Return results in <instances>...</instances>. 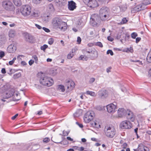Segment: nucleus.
<instances>
[{"mask_svg": "<svg viewBox=\"0 0 151 151\" xmlns=\"http://www.w3.org/2000/svg\"><path fill=\"white\" fill-rule=\"evenodd\" d=\"M39 81L41 84L47 86H50L54 83L52 78L45 76H41Z\"/></svg>", "mask_w": 151, "mask_h": 151, "instance_id": "1", "label": "nucleus"}, {"mask_svg": "<svg viewBox=\"0 0 151 151\" xmlns=\"http://www.w3.org/2000/svg\"><path fill=\"white\" fill-rule=\"evenodd\" d=\"M20 11L23 16H27L29 15L30 14L31 11V8L28 4L24 5L20 7Z\"/></svg>", "mask_w": 151, "mask_h": 151, "instance_id": "2", "label": "nucleus"}, {"mask_svg": "<svg viewBox=\"0 0 151 151\" xmlns=\"http://www.w3.org/2000/svg\"><path fill=\"white\" fill-rule=\"evenodd\" d=\"M2 6L5 9L9 11H14L15 7L12 3L9 1H4L2 2Z\"/></svg>", "mask_w": 151, "mask_h": 151, "instance_id": "3", "label": "nucleus"}, {"mask_svg": "<svg viewBox=\"0 0 151 151\" xmlns=\"http://www.w3.org/2000/svg\"><path fill=\"white\" fill-rule=\"evenodd\" d=\"M100 18L97 14H92L91 16L90 22L93 26L95 27L101 23Z\"/></svg>", "mask_w": 151, "mask_h": 151, "instance_id": "4", "label": "nucleus"}, {"mask_svg": "<svg viewBox=\"0 0 151 151\" xmlns=\"http://www.w3.org/2000/svg\"><path fill=\"white\" fill-rule=\"evenodd\" d=\"M100 18L97 14H92L91 16L90 22L93 26L95 27L101 23Z\"/></svg>", "mask_w": 151, "mask_h": 151, "instance_id": "5", "label": "nucleus"}, {"mask_svg": "<svg viewBox=\"0 0 151 151\" xmlns=\"http://www.w3.org/2000/svg\"><path fill=\"white\" fill-rule=\"evenodd\" d=\"M100 17L102 21H105L109 17L108 12L107 9L105 8H101L99 12Z\"/></svg>", "mask_w": 151, "mask_h": 151, "instance_id": "6", "label": "nucleus"}, {"mask_svg": "<svg viewBox=\"0 0 151 151\" xmlns=\"http://www.w3.org/2000/svg\"><path fill=\"white\" fill-rule=\"evenodd\" d=\"M94 116L95 114L93 111H89L85 114L84 120L86 123H89L93 119Z\"/></svg>", "mask_w": 151, "mask_h": 151, "instance_id": "7", "label": "nucleus"}, {"mask_svg": "<svg viewBox=\"0 0 151 151\" xmlns=\"http://www.w3.org/2000/svg\"><path fill=\"white\" fill-rule=\"evenodd\" d=\"M108 112L111 114H114L117 108V104L116 102H114L106 106Z\"/></svg>", "mask_w": 151, "mask_h": 151, "instance_id": "8", "label": "nucleus"}, {"mask_svg": "<svg viewBox=\"0 0 151 151\" xmlns=\"http://www.w3.org/2000/svg\"><path fill=\"white\" fill-rule=\"evenodd\" d=\"M105 132L106 136L112 138L115 134V130L113 127H106Z\"/></svg>", "mask_w": 151, "mask_h": 151, "instance_id": "9", "label": "nucleus"}, {"mask_svg": "<svg viewBox=\"0 0 151 151\" xmlns=\"http://www.w3.org/2000/svg\"><path fill=\"white\" fill-rule=\"evenodd\" d=\"M120 127L122 129H130L132 128V123L129 121L124 120L121 122L119 125Z\"/></svg>", "mask_w": 151, "mask_h": 151, "instance_id": "10", "label": "nucleus"}, {"mask_svg": "<svg viewBox=\"0 0 151 151\" xmlns=\"http://www.w3.org/2000/svg\"><path fill=\"white\" fill-rule=\"evenodd\" d=\"M85 3L91 8H95L99 6V4L96 0H83Z\"/></svg>", "mask_w": 151, "mask_h": 151, "instance_id": "11", "label": "nucleus"}, {"mask_svg": "<svg viewBox=\"0 0 151 151\" xmlns=\"http://www.w3.org/2000/svg\"><path fill=\"white\" fill-rule=\"evenodd\" d=\"M66 85L67 87L66 92H69L71 91L75 88V84L74 82L72 80H69L66 82Z\"/></svg>", "mask_w": 151, "mask_h": 151, "instance_id": "12", "label": "nucleus"}, {"mask_svg": "<svg viewBox=\"0 0 151 151\" xmlns=\"http://www.w3.org/2000/svg\"><path fill=\"white\" fill-rule=\"evenodd\" d=\"M62 20L60 18L55 17L54 18L52 21V24L53 26L58 28Z\"/></svg>", "mask_w": 151, "mask_h": 151, "instance_id": "13", "label": "nucleus"}, {"mask_svg": "<svg viewBox=\"0 0 151 151\" xmlns=\"http://www.w3.org/2000/svg\"><path fill=\"white\" fill-rule=\"evenodd\" d=\"M127 119L132 122H133L135 120V116L133 113L131 111L127 110L126 115Z\"/></svg>", "mask_w": 151, "mask_h": 151, "instance_id": "14", "label": "nucleus"}, {"mask_svg": "<svg viewBox=\"0 0 151 151\" xmlns=\"http://www.w3.org/2000/svg\"><path fill=\"white\" fill-rule=\"evenodd\" d=\"M118 117H122L127 114L126 111L123 108H119L117 110Z\"/></svg>", "mask_w": 151, "mask_h": 151, "instance_id": "15", "label": "nucleus"}, {"mask_svg": "<svg viewBox=\"0 0 151 151\" xmlns=\"http://www.w3.org/2000/svg\"><path fill=\"white\" fill-rule=\"evenodd\" d=\"M68 8L70 11L74 10L76 7V4L73 1H68Z\"/></svg>", "mask_w": 151, "mask_h": 151, "instance_id": "16", "label": "nucleus"}, {"mask_svg": "<svg viewBox=\"0 0 151 151\" xmlns=\"http://www.w3.org/2000/svg\"><path fill=\"white\" fill-rule=\"evenodd\" d=\"M16 49V47L15 45L11 44L7 47V51L9 53H13L15 51Z\"/></svg>", "mask_w": 151, "mask_h": 151, "instance_id": "17", "label": "nucleus"}, {"mask_svg": "<svg viewBox=\"0 0 151 151\" xmlns=\"http://www.w3.org/2000/svg\"><path fill=\"white\" fill-rule=\"evenodd\" d=\"M90 124L91 126L94 127L99 128L101 127V125L98 120H95L94 121L91 122Z\"/></svg>", "mask_w": 151, "mask_h": 151, "instance_id": "18", "label": "nucleus"}, {"mask_svg": "<svg viewBox=\"0 0 151 151\" xmlns=\"http://www.w3.org/2000/svg\"><path fill=\"white\" fill-rule=\"evenodd\" d=\"M14 95H1V96L0 98V101L6 102H8V101H7L6 99H7L11 97L12 96H13Z\"/></svg>", "mask_w": 151, "mask_h": 151, "instance_id": "19", "label": "nucleus"}, {"mask_svg": "<svg viewBox=\"0 0 151 151\" xmlns=\"http://www.w3.org/2000/svg\"><path fill=\"white\" fill-rule=\"evenodd\" d=\"M138 148L139 151H149V150L148 147L142 143L139 145Z\"/></svg>", "mask_w": 151, "mask_h": 151, "instance_id": "20", "label": "nucleus"}, {"mask_svg": "<svg viewBox=\"0 0 151 151\" xmlns=\"http://www.w3.org/2000/svg\"><path fill=\"white\" fill-rule=\"evenodd\" d=\"M58 28L60 29L61 30H63V31H65L67 29V23L62 21L59 25Z\"/></svg>", "mask_w": 151, "mask_h": 151, "instance_id": "21", "label": "nucleus"}, {"mask_svg": "<svg viewBox=\"0 0 151 151\" xmlns=\"http://www.w3.org/2000/svg\"><path fill=\"white\" fill-rule=\"evenodd\" d=\"M26 38L27 41L30 43H33L35 42V40L33 37L31 35H26Z\"/></svg>", "mask_w": 151, "mask_h": 151, "instance_id": "22", "label": "nucleus"}, {"mask_svg": "<svg viewBox=\"0 0 151 151\" xmlns=\"http://www.w3.org/2000/svg\"><path fill=\"white\" fill-rule=\"evenodd\" d=\"M83 110L81 109H79L76 110L74 114V117H78L82 115Z\"/></svg>", "mask_w": 151, "mask_h": 151, "instance_id": "23", "label": "nucleus"}, {"mask_svg": "<svg viewBox=\"0 0 151 151\" xmlns=\"http://www.w3.org/2000/svg\"><path fill=\"white\" fill-rule=\"evenodd\" d=\"M142 4H140L134 7L135 10L139 12L144 9V8L142 7Z\"/></svg>", "mask_w": 151, "mask_h": 151, "instance_id": "24", "label": "nucleus"}, {"mask_svg": "<svg viewBox=\"0 0 151 151\" xmlns=\"http://www.w3.org/2000/svg\"><path fill=\"white\" fill-rule=\"evenodd\" d=\"M76 52L75 49H72L71 52H70L67 56V58L68 59H70L72 58L74 56L73 53H74Z\"/></svg>", "mask_w": 151, "mask_h": 151, "instance_id": "25", "label": "nucleus"}, {"mask_svg": "<svg viewBox=\"0 0 151 151\" xmlns=\"http://www.w3.org/2000/svg\"><path fill=\"white\" fill-rule=\"evenodd\" d=\"M14 4L18 6H20L22 4V0H13Z\"/></svg>", "mask_w": 151, "mask_h": 151, "instance_id": "26", "label": "nucleus"}, {"mask_svg": "<svg viewBox=\"0 0 151 151\" xmlns=\"http://www.w3.org/2000/svg\"><path fill=\"white\" fill-rule=\"evenodd\" d=\"M48 11L50 12H54L55 9L53 5L51 4L48 5L47 7Z\"/></svg>", "mask_w": 151, "mask_h": 151, "instance_id": "27", "label": "nucleus"}, {"mask_svg": "<svg viewBox=\"0 0 151 151\" xmlns=\"http://www.w3.org/2000/svg\"><path fill=\"white\" fill-rule=\"evenodd\" d=\"M57 89L62 92H64L65 91V87L63 85H59L58 86Z\"/></svg>", "mask_w": 151, "mask_h": 151, "instance_id": "28", "label": "nucleus"}, {"mask_svg": "<svg viewBox=\"0 0 151 151\" xmlns=\"http://www.w3.org/2000/svg\"><path fill=\"white\" fill-rule=\"evenodd\" d=\"M98 55V52L96 51H94L92 55V59H94L96 58Z\"/></svg>", "mask_w": 151, "mask_h": 151, "instance_id": "29", "label": "nucleus"}, {"mask_svg": "<svg viewBox=\"0 0 151 151\" xmlns=\"http://www.w3.org/2000/svg\"><path fill=\"white\" fill-rule=\"evenodd\" d=\"M147 60L148 62L151 63V51L149 52L147 57Z\"/></svg>", "mask_w": 151, "mask_h": 151, "instance_id": "30", "label": "nucleus"}, {"mask_svg": "<svg viewBox=\"0 0 151 151\" xmlns=\"http://www.w3.org/2000/svg\"><path fill=\"white\" fill-rule=\"evenodd\" d=\"M39 12L37 10H35L33 12L32 14V16L33 17H37L38 15Z\"/></svg>", "mask_w": 151, "mask_h": 151, "instance_id": "31", "label": "nucleus"}, {"mask_svg": "<svg viewBox=\"0 0 151 151\" xmlns=\"http://www.w3.org/2000/svg\"><path fill=\"white\" fill-rule=\"evenodd\" d=\"M79 59L81 60H86L88 59V58L85 55H81L79 57Z\"/></svg>", "mask_w": 151, "mask_h": 151, "instance_id": "32", "label": "nucleus"}, {"mask_svg": "<svg viewBox=\"0 0 151 151\" xmlns=\"http://www.w3.org/2000/svg\"><path fill=\"white\" fill-rule=\"evenodd\" d=\"M9 37H13L15 36V34L13 31H10L9 33Z\"/></svg>", "mask_w": 151, "mask_h": 151, "instance_id": "33", "label": "nucleus"}, {"mask_svg": "<svg viewBox=\"0 0 151 151\" xmlns=\"http://www.w3.org/2000/svg\"><path fill=\"white\" fill-rule=\"evenodd\" d=\"M95 45L96 46H98L99 47H103V45L102 43L100 42H98L95 43Z\"/></svg>", "mask_w": 151, "mask_h": 151, "instance_id": "34", "label": "nucleus"}, {"mask_svg": "<svg viewBox=\"0 0 151 151\" xmlns=\"http://www.w3.org/2000/svg\"><path fill=\"white\" fill-rule=\"evenodd\" d=\"M70 132L69 131H65V130H63V135L64 136H66L68 135V134Z\"/></svg>", "mask_w": 151, "mask_h": 151, "instance_id": "35", "label": "nucleus"}, {"mask_svg": "<svg viewBox=\"0 0 151 151\" xmlns=\"http://www.w3.org/2000/svg\"><path fill=\"white\" fill-rule=\"evenodd\" d=\"M128 22V20L126 18H124L122 19V20L121 22V24H124Z\"/></svg>", "mask_w": 151, "mask_h": 151, "instance_id": "36", "label": "nucleus"}, {"mask_svg": "<svg viewBox=\"0 0 151 151\" xmlns=\"http://www.w3.org/2000/svg\"><path fill=\"white\" fill-rule=\"evenodd\" d=\"M130 61L132 62H138L139 65H142V63L141 61H140L139 60H131Z\"/></svg>", "mask_w": 151, "mask_h": 151, "instance_id": "37", "label": "nucleus"}, {"mask_svg": "<svg viewBox=\"0 0 151 151\" xmlns=\"http://www.w3.org/2000/svg\"><path fill=\"white\" fill-rule=\"evenodd\" d=\"M48 47V46L46 45H44L43 46H42L40 47L41 50L45 51V49Z\"/></svg>", "mask_w": 151, "mask_h": 151, "instance_id": "38", "label": "nucleus"}, {"mask_svg": "<svg viewBox=\"0 0 151 151\" xmlns=\"http://www.w3.org/2000/svg\"><path fill=\"white\" fill-rule=\"evenodd\" d=\"M32 58L35 60V63H37L38 62V59L37 56L36 55H34L32 57Z\"/></svg>", "mask_w": 151, "mask_h": 151, "instance_id": "39", "label": "nucleus"}, {"mask_svg": "<svg viewBox=\"0 0 151 151\" xmlns=\"http://www.w3.org/2000/svg\"><path fill=\"white\" fill-rule=\"evenodd\" d=\"M50 141V139L48 137H45L44 138L43 140V141L44 142L47 143Z\"/></svg>", "mask_w": 151, "mask_h": 151, "instance_id": "40", "label": "nucleus"}, {"mask_svg": "<svg viewBox=\"0 0 151 151\" xmlns=\"http://www.w3.org/2000/svg\"><path fill=\"white\" fill-rule=\"evenodd\" d=\"M16 57L14 58L12 60L10 61L9 62V65H12L14 63V61L16 60Z\"/></svg>", "mask_w": 151, "mask_h": 151, "instance_id": "41", "label": "nucleus"}, {"mask_svg": "<svg viewBox=\"0 0 151 151\" xmlns=\"http://www.w3.org/2000/svg\"><path fill=\"white\" fill-rule=\"evenodd\" d=\"M54 42V40L53 38H51L49 39L48 43L50 45H52Z\"/></svg>", "mask_w": 151, "mask_h": 151, "instance_id": "42", "label": "nucleus"}, {"mask_svg": "<svg viewBox=\"0 0 151 151\" xmlns=\"http://www.w3.org/2000/svg\"><path fill=\"white\" fill-rule=\"evenodd\" d=\"M131 37L133 39H135L137 36V34L135 32H133L131 34Z\"/></svg>", "mask_w": 151, "mask_h": 151, "instance_id": "43", "label": "nucleus"}, {"mask_svg": "<svg viewBox=\"0 0 151 151\" xmlns=\"http://www.w3.org/2000/svg\"><path fill=\"white\" fill-rule=\"evenodd\" d=\"M42 0H32V2L35 4H38L40 3Z\"/></svg>", "mask_w": 151, "mask_h": 151, "instance_id": "44", "label": "nucleus"}, {"mask_svg": "<svg viewBox=\"0 0 151 151\" xmlns=\"http://www.w3.org/2000/svg\"><path fill=\"white\" fill-rule=\"evenodd\" d=\"M5 56L4 52L3 51L0 52V58H2Z\"/></svg>", "mask_w": 151, "mask_h": 151, "instance_id": "45", "label": "nucleus"}, {"mask_svg": "<svg viewBox=\"0 0 151 151\" xmlns=\"http://www.w3.org/2000/svg\"><path fill=\"white\" fill-rule=\"evenodd\" d=\"M107 54H110L111 55H113L114 54L113 51L111 50H108L107 51Z\"/></svg>", "mask_w": 151, "mask_h": 151, "instance_id": "46", "label": "nucleus"}, {"mask_svg": "<svg viewBox=\"0 0 151 151\" xmlns=\"http://www.w3.org/2000/svg\"><path fill=\"white\" fill-rule=\"evenodd\" d=\"M42 29L46 32H50V30L48 29V28H45V27H43L42 28Z\"/></svg>", "mask_w": 151, "mask_h": 151, "instance_id": "47", "label": "nucleus"}, {"mask_svg": "<svg viewBox=\"0 0 151 151\" xmlns=\"http://www.w3.org/2000/svg\"><path fill=\"white\" fill-rule=\"evenodd\" d=\"M81 39L79 37H78L77 38V42L78 44H80L81 42Z\"/></svg>", "mask_w": 151, "mask_h": 151, "instance_id": "48", "label": "nucleus"}, {"mask_svg": "<svg viewBox=\"0 0 151 151\" xmlns=\"http://www.w3.org/2000/svg\"><path fill=\"white\" fill-rule=\"evenodd\" d=\"M108 40L111 42L112 41L114 40V39L110 36H109L107 37Z\"/></svg>", "mask_w": 151, "mask_h": 151, "instance_id": "49", "label": "nucleus"}, {"mask_svg": "<svg viewBox=\"0 0 151 151\" xmlns=\"http://www.w3.org/2000/svg\"><path fill=\"white\" fill-rule=\"evenodd\" d=\"M127 144L126 143H124L123 144L122 147L124 149H125L127 147Z\"/></svg>", "mask_w": 151, "mask_h": 151, "instance_id": "50", "label": "nucleus"}, {"mask_svg": "<svg viewBox=\"0 0 151 151\" xmlns=\"http://www.w3.org/2000/svg\"><path fill=\"white\" fill-rule=\"evenodd\" d=\"M34 62V61L33 60H31L29 61V63L30 65H31L32 64H33Z\"/></svg>", "mask_w": 151, "mask_h": 151, "instance_id": "51", "label": "nucleus"}, {"mask_svg": "<svg viewBox=\"0 0 151 151\" xmlns=\"http://www.w3.org/2000/svg\"><path fill=\"white\" fill-rule=\"evenodd\" d=\"M24 57V56L22 55H19L17 56V59L19 60H22L21 58H20V57Z\"/></svg>", "mask_w": 151, "mask_h": 151, "instance_id": "52", "label": "nucleus"}, {"mask_svg": "<svg viewBox=\"0 0 151 151\" xmlns=\"http://www.w3.org/2000/svg\"><path fill=\"white\" fill-rule=\"evenodd\" d=\"M94 45H95V43H90L88 44V46L89 47H92Z\"/></svg>", "mask_w": 151, "mask_h": 151, "instance_id": "53", "label": "nucleus"}, {"mask_svg": "<svg viewBox=\"0 0 151 151\" xmlns=\"http://www.w3.org/2000/svg\"><path fill=\"white\" fill-rule=\"evenodd\" d=\"M94 93H95L93 92L90 91H86V94H94Z\"/></svg>", "mask_w": 151, "mask_h": 151, "instance_id": "54", "label": "nucleus"}, {"mask_svg": "<svg viewBox=\"0 0 151 151\" xmlns=\"http://www.w3.org/2000/svg\"><path fill=\"white\" fill-rule=\"evenodd\" d=\"M141 40V38L139 37H137L136 39V42L138 43Z\"/></svg>", "mask_w": 151, "mask_h": 151, "instance_id": "55", "label": "nucleus"}, {"mask_svg": "<svg viewBox=\"0 0 151 151\" xmlns=\"http://www.w3.org/2000/svg\"><path fill=\"white\" fill-rule=\"evenodd\" d=\"M18 114H16L14 116H12L11 119L12 120H14L15 119V118L17 116Z\"/></svg>", "mask_w": 151, "mask_h": 151, "instance_id": "56", "label": "nucleus"}, {"mask_svg": "<svg viewBox=\"0 0 151 151\" xmlns=\"http://www.w3.org/2000/svg\"><path fill=\"white\" fill-rule=\"evenodd\" d=\"M1 73L3 74H5L6 73V70L4 68H2L1 70Z\"/></svg>", "mask_w": 151, "mask_h": 151, "instance_id": "57", "label": "nucleus"}, {"mask_svg": "<svg viewBox=\"0 0 151 151\" xmlns=\"http://www.w3.org/2000/svg\"><path fill=\"white\" fill-rule=\"evenodd\" d=\"M35 25L39 29H41L42 28V27L38 24H36Z\"/></svg>", "mask_w": 151, "mask_h": 151, "instance_id": "58", "label": "nucleus"}, {"mask_svg": "<svg viewBox=\"0 0 151 151\" xmlns=\"http://www.w3.org/2000/svg\"><path fill=\"white\" fill-rule=\"evenodd\" d=\"M76 123L78 124V126L81 128H82L83 127V125L81 124H80L78 122H76Z\"/></svg>", "mask_w": 151, "mask_h": 151, "instance_id": "59", "label": "nucleus"}, {"mask_svg": "<svg viewBox=\"0 0 151 151\" xmlns=\"http://www.w3.org/2000/svg\"><path fill=\"white\" fill-rule=\"evenodd\" d=\"M111 69V67H109L108 68L106 69V71L107 73H109L110 72V70Z\"/></svg>", "mask_w": 151, "mask_h": 151, "instance_id": "60", "label": "nucleus"}, {"mask_svg": "<svg viewBox=\"0 0 151 151\" xmlns=\"http://www.w3.org/2000/svg\"><path fill=\"white\" fill-rule=\"evenodd\" d=\"M67 139L70 141H73V139L71 138V137H67Z\"/></svg>", "mask_w": 151, "mask_h": 151, "instance_id": "61", "label": "nucleus"}, {"mask_svg": "<svg viewBox=\"0 0 151 151\" xmlns=\"http://www.w3.org/2000/svg\"><path fill=\"white\" fill-rule=\"evenodd\" d=\"M19 75V74H16L14 75V78H17L18 77V76Z\"/></svg>", "mask_w": 151, "mask_h": 151, "instance_id": "62", "label": "nucleus"}, {"mask_svg": "<svg viewBox=\"0 0 151 151\" xmlns=\"http://www.w3.org/2000/svg\"><path fill=\"white\" fill-rule=\"evenodd\" d=\"M148 76L151 77V68L149 70L148 72Z\"/></svg>", "mask_w": 151, "mask_h": 151, "instance_id": "63", "label": "nucleus"}, {"mask_svg": "<svg viewBox=\"0 0 151 151\" xmlns=\"http://www.w3.org/2000/svg\"><path fill=\"white\" fill-rule=\"evenodd\" d=\"M95 79L94 78H92L90 79V82L91 83H93Z\"/></svg>", "mask_w": 151, "mask_h": 151, "instance_id": "64", "label": "nucleus"}]
</instances>
